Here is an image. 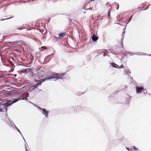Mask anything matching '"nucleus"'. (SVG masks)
Returning a JSON list of instances; mask_svg holds the SVG:
<instances>
[{
  "instance_id": "41",
  "label": "nucleus",
  "mask_w": 151,
  "mask_h": 151,
  "mask_svg": "<svg viewBox=\"0 0 151 151\" xmlns=\"http://www.w3.org/2000/svg\"><path fill=\"white\" fill-rule=\"evenodd\" d=\"M19 133L20 134V135L22 136V135L21 133V132H20V131L19 132Z\"/></svg>"
},
{
  "instance_id": "13",
  "label": "nucleus",
  "mask_w": 151,
  "mask_h": 151,
  "mask_svg": "<svg viewBox=\"0 0 151 151\" xmlns=\"http://www.w3.org/2000/svg\"><path fill=\"white\" fill-rule=\"evenodd\" d=\"M146 54L144 53H143L140 52H134V55H146Z\"/></svg>"
},
{
  "instance_id": "35",
  "label": "nucleus",
  "mask_w": 151,
  "mask_h": 151,
  "mask_svg": "<svg viewBox=\"0 0 151 151\" xmlns=\"http://www.w3.org/2000/svg\"><path fill=\"white\" fill-rule=\"evenodd\" d=\"M23 29V27H19L18 28V29L19 30L22 29Z\"/></svg>"
},
{
  "instance_id": "28",
  "label": "nucleus",
  "mask_w": 151,
  "mask_h": 151,
  "mask_svg": "<svg viewBox=\"0 0 151 151\" xmlns=\"http://www.w3.org/2000/svg\"><path fill=\"white\" fill-rule=\"evenodd\" d=\"M14 127L15 128H16L17 130L18 131V132L20 131L19 130V129H18L17 128V127L15 125H14Z\"/></svg>"
},
{
  "instance_id": "23",
  "label": "nucleus",
  "mask_w": 151,
  "mask_h": 151,
  "mask_svg": "<svg viewBox=\"0 0 151 151\" xmlns=\"http://www.w3.org/2000/svg\"><path fill=\"white\" fill-rule=\"evenodd\" d=\"M3 109H5V111H6V113L5 115H6V117L7 118V116H8V114H7V109L6 108H3Z\"/></svg>"
},
{
  "instance_id": "18",
  "label": "nucleus",
  "mask_w": 151,
  "mask_h": 151,
  "mask_svg": "<svg viewBox=\"0 0 151 151\" xmlns=\"http://www.w3.org/2000/svg\"><path fill=\"white\" fill-rule=\"evenodd\" d=\"M128 54H129L130 56H132L133 55H134V52H132L130 51H127V52Z\"/></svg>"
},
{
  "instance_id": "37",
  "label": "nucleus",
  "mask_w": 151,
  "mask_h": 151,
  "mask_svg": "<svg viewBox=\"0 0 151 151\" xmlns=\"http://www.w3.org/2000/svg\"><path fill=\"white\" fill-rule=\"evenodd\" d=\"M25 151H28V150L27 147L26 146V145H25Z\"/></svg>"
},
{
  "instance_id": "14",
  "label": "nucleus",
  "mask_w": 151,
  "mask_h": 151,
  "mask_svg": "<svg viewBox=\"0 0 151 151\" xmlns=\"http://www.w3.org/2000/svg\"><path fill=\"white\" fill-rule=\"evenodd\" d=\"M125 28H126V27H125L124 29H123V32H122V42L123 41V39L124 38V35H125Z\"/></svg>"
},
{
  "instance_id": "52",
  "label": "nucleus",
  "mask_w": 151,
  "mask_h": 151,
  "mask_svg": "<svg viewBox=\"0 0 151 151\" xmlns=\"http://www.w3.org/2000/svg\"><path fill=\"white\" fill-rule=\"evenodd\" d=\"M130 78H133V77H131V76H130Z\"/></svg>"
},
{
  "instance_id": "32",
  "label": "nucleus",
  "mask_w": 151,
  "mask_h": 151,
  "mask_svg": "<svg viewBox=\"0 0 151 151\" xmlns=\"http://www.w3.org/2000/svg\"><path fill=\"white\" fill-rule=\"evenodd\" d=\"M126 149L128 151H133L132 150H129V148L128 147H126Z\"/></svg>"
},
{
  "instance_id": "7",
  "label": "nucleus",
  "mask_w": 151,
  "mask_h": 151,
  "mask_svg": "<svg viewBox=\"0 0 151 151\" xmlns=\"http://www.w3.org/2000/svg\"><path fill=\"white\" fill-rule=\"evenodd\" d=\"M65 74L64 73H62V74H58V79H63L64 78L63 76L65 75Z\"/></svg>"
},
{
  "instance_id": "54",
  "label": "nucleus",
  "mask_w": 151,
  "mask_h": 151,
  "mask_svg": "<svg viewBox=\"0 0 151 151\" xmlns=\"http://www.w3.org/2000/svg\"><path fill=\"white\" fill-rule=\"evenodd\" d=\"M79 107L80 108H81V106H79Z\"/></svg>"
},
{
  "instance_id": "55",
  "label": "nucleus",
  "mask_w": 151,
  "mask_h": 151,
  "mask_svg": "<svg viewBox=\"0 0 151 151\" xmlns=\"http://www.w3.org/2000/svg\"><path fill=\"white\" fill-rule=\"evenodd\" d=\"M41 89H40V90H39V91H41Z\"/></svg>"
},
{
  "instance_id": "4",
  "label": "nucleus",
  "mask_w": 151,
  "mask_h": 151,
  "mask_svg": "<svg viewBox=\"0 0 151 151\" xmlns=\"http://www.w3.org/2000/svg\"><path fill=\"white\" fill-rule=\"evenodd\" d=\"M58 73H53L52 76H49V77L47 78H45L46 81L47 80H51L52 79H57L58 78Z\"/></svg>"
},
{
  "instance_id": "33",
  "label": "nucleus",
  "mask_w": 151,
  "mask_h": 151,
  "mask_svg": "<svg viewBox=\"0 0 151 151\" xmlns=\"http://www.w3.org/2000/svg\"><path fill=\"white\" fill-rule=\"evenodd\" d=\"M114 4H115V5L117 4V5H118V7H117L116 8V10H117L119 8V4H118L117 3H114Z\"/></svg>"
},
{
  "instance_id": "47",
  "label": "nucleus",
  "mask_w": 151,
  "mask_h": 151,
  "mask_svg": "<svg viewBox=\"0 0 151 151\" xmlns=\"http://www.w3.org/2000/svg\"><path fill=\"white\" fill-rule=\"evenodd\" d=\"M14 76L15 77H16V75L14 74Z\"/></svg>"
},
{
  "instance_id": "30",
  "label": "nucleus",
  "mask_w": 151,
  "mask_h": 151,
  "mask_svg": "<svg viewBox=\"0 0 151 151\" xmlns=\"http://www.w3.org/2000/svg\"><path fill=\"white\" fill-rule=\"evenodd\" d=\"M27 71H29H29L32 70L30 68H27Z\"/></svg>"
},
{
  "instance_id": "50",
  "label": "nucleus",
  "mask_w": 151,
  "mask_h": 151,
  "mask_svg": "<svg viewBox=\"0 0 151 151\" xmlns=\"http://www.w3.org/2000/svg\"><path fill=\"white\" fill-rule=\"evenodd\" d=\"M130 78H133V77H131V76H130Z\"/></svg>"
},
{
  "instance_id": "36",
  "label": "nucleus",
  "mask_w": 151,
  "mask_h": 151,
  "mask_svg": "<svg viewBox=\"0 0 151 151\" xmlns=\"http://www.w3.org/2000/svg\"><path fill=\"white\" fill-rule=\"evenodd\" d=\"M84 9L85 10H91L92 9L91 8H88V9Z\"/></svg>"
},
{
  "instance_id": "53",
  "label": "nucleus",
  "mask_w": 151,
  "mask_h": 151,
  "mask_svg": "<svg viewBox=\"0 0 151 151\" xmlns=\"http://www.w3.org/2000/svg\"><path fill=\"white\" fill-rule=\"evenodd\" d=\"M85 12H84V14H85Z\"/></svg>"
},
{
  "instance_id": "17",
  "label": "nucleus",
  "mask_w": 151,
  "mask_h": 151,
  "mask_svg": "<svg viewBox=\"0 0 151 151\" xmlns=\"http://www.w3.org/2000/svg\"><path fill=\"white\" fill-rule=\"evenodd\" d=\"M127 51H126V52L123 53L122 55V57L123 59H124V57H126L127 56V54H128V53L127 52Z\"/></svg>"
},
{
  "instance_id": "24",
  "label": "nucleus",
  "mask_w": 151,
  "mask_h": 151,
  "mask_svg": "<svg viewBox=\"0 0 151 151\" xmlns=\"http://www.w3.org/2000/svg\"><path fill=\"white\" fill-rule=\"evenodd\" d=\"M19 42H20V44H22L23 45H24L25 44V43L23 41H19Z\"/></svg>"
},
{
  "instance_id": "21",
  "label": "nucleus",
  "mask_w": 151,
  "mask_h": 151,
  "mask_svg": "<svg viewBox=\"0 0 151 151\" xmlns=\"http://www.w3.org/2000/svg\"><path fill=\"white\" fill-rule=\"evenodd\" d=\"M133 15H132L130 17L127 19V20L128 21V22L127 23L126 25L131 21Z\"/></svg>"
},
{
  "instance_id": "20",
  "label": "nucleus",
  "mask_w": 151,
  "mask_h": 151,
  "mask_svg": "<svg viewBox=\"0 0 151 151\" xmlns=\"http://www.w3.org/2000/svg\"><path fill=\"white\" fill-rule=\"evenodd\" d=\"M9 43H15V44H17L20 43V42H19V41H14L13 42H9Z\"/></svg>"
},
{
  "instance_id": "26",
  "label": "nucleus",
  "mask_w": 151,
  "mask_h": 151,
  "mask_svg": "<svg viewBox=\"0 0 151 151\" xmlns=\"http://www.w3.org/2000/svg\"><path fill=\"white\" fill-rule=\"evenodd\" d=\"M120 45L122 46V47L123 48H124V47L123 46V41L122 42V41L121 40V43L120 44Z\"/></svg>"
},
{
  "instance_id": "11",
  "label": "nucleus",
  "mask_w": 151,
  "mask_h": 151,
  "mask_svg": "<svg viewBox=\"0 0 151 151\" xmlns=\"http://www.w3.org/2000/svg\"><path fill=\"white\" fill-rule=\"evenodd\" d=\"M65 32H60L58 34L59 38H62L64 37L65 35Z\"/></svg>"
},
{
  "instance_id": "34",
  "label": "nucleus",
  "mask_w": 151,
  "mask_h": 151,
  "mask_svg": "<svg viewBox=\"0 0 151 151\" xmlns=\"http://www.w3.org/2000/svg\"><path fill=\"white\" fill-rule=\"evenodd\" d=\"M133 148L134 149V150H138V149L136 148V147L135 146H134L133 147Z\"/></svg>"
},
{
  "instance_id": "19",
  "label": "nucleus",
  "mask_w": 151,
  "mask_h": 151,
  "mask_svg": "<svg viewBox=\"0 0 151 151\" xmlns=\"http://www.w3.org/2000/svg\"><path fill=\"white\" fill-rule=\"evenodd\" d=\"M2 102H3L4 103V102H1L0 103V112H3V109H2V108H6V107H3V106L2 105H1V103H2Z\"/></svg>"
},
{
  "instance_id": "16",
  "label": "nucleus",
  "mask_w": 151,
  "mask_h": 151,
  "mask_svg": "<svg viewBox=\"0 0 151 151\" xmlns=\"http://www.w3.org/2000/svg\"><path fill=\"white\" fill-rule=\"evenodd\" d=\"M30 61L32 62V63L34 59V57L32 54H30Z\"/></svg>"
},
{
  "instance_id": "1",
  "label": "nucleus",
  "mask_w": 151,
  "mask_h": 151,
  "mask_svg": "<svg viewBox=\"0 0 151 151\" xmlns=\"http://www.w3.org/2000/svg\"><path fill=\"white\" fill-rule=\"evenodd\" d=\"M8 94L13 97H17L12 99L11 101L8 102H6L5 103L3 102L1 103V105H2L3 107H8L19 100H26L28 99L27 97L22 96L23 94L16 91H12L9 92L8 93Z\"/></svg>"
},
{
  "instance_id": "5",
  "label": "nucleus",
  "mask_w": 151,
  "mask_h": 151,
  "mask_svg": "<svg viewBox=\"0 0 151 151\" xmlns=\"http://www.w3.org/2000/svg\"><path fill=\"white\" fill-rule=\"evenodd\" d=\"M143 89H144V88L142 86H137L136 87V93H140L143 91Z\"/></svg>"
},
{
  "instance_id": "9",
  "label": "nucleus",
  "mask_w": 151,
  "mask_h": 151,
  "mask_svg": "<svg viewBox=\"0 0 151 151\" xmlns=\"http://www.w3.org/2000/svg\"><path fill=\"white\" fill-rule=\"evenodd\" d=\"M52 54L51 55H49L46 57L45 60H47V62H49L51 60L52 58Z\"/></svg>"
},
{
  "instance_id": "12",
  "label": "nucleus",
  "mask_w": 151,
  "mask_h": 151,
  "mask_svg": "<svg viewBox=\"0 0 151 151\" xmlns=\"http://www.w3.org/2000/svg\"><path fill=\"white\" fill-rule=\"evenodd\" d=\"M41 85V82L39 83H37L34 85L32 86V87L33 88V89H35L37 87H38L39 86H40Z\"/></svg>"
},
{
  "instance_id": "27",
  "label": "nucleus",
  "mask_w": 151,
  "mask_h": 151,
  "mask_svg": "<svg viewBox=\"0 0 151 151\" xmlns=\"http://www.w3.org/2000/svg\"><path fill=\"white\" fill-rule=\"evenodd\" d=\"M12 18V17L9 18H6V19H1V20H0V21H1V20L3 21V20H5L9 19H11Z\"/></svg>"
},
{
  "instance_id": "22",
  "label": "nucleus",
  "mask_w": 151,
  "mask_h": 151,
  "mask_svg": "<svg viewBox=\"0 0 151 151\" xmlns=\"http://www.w3.org/2000/svg\"><path fill=\"white\" fill-rule=\"evenodd\" d=\"M22 72L23 73H25L27 72H29V71H27V69H24L22 70Z\"/></svg>"
},
{
  "instance_id": "31",
  "label": "nucleus",
  "mask_w": 151,
  "mask_h": 151,
  "mask_svg": "<svg viewBox=\"0 0 151 151\" xmlns=\"http://www.w3.org/2000/svg\"><path fill=\"white\" fill-rule=\"evenodd\" d=\"M143 92L144 93H146L147 92V90L146 89H145L144 88V89H143Z\"/></svg>"
},
{
  "instance_id": "42",
  "label": "nucleus",
  "mask_w": 151,
  "mask_h": 151,
  "mask_svg": "<svg viewBox=\"0 0 151 151\" xmlns=\"http://www.w3.org/2000/svg\"><path fill=\"white\" fill-rule=\"evenodd\" d=\"M109 3H108V2H107L106 4V5L107 6H109Z\"/></svg>"
},
{
  "instance_id": "15",
  "label": "nucleus",
  "mask_w": 151,
  "mask_h": 151,
  "mask_svg": "<svg viewBox=\"0 0 151 151\" xmlns=\"http://www.w3.org/2000/svg\"><path fill=\"white\" fill-rule=\"evenodd\" d=\"M124 71L125 73L127 74H131V72L129 69H125L124 70Z\"/></svg>"
},
{
  "instance_id": "6",
  "label": "nucleus",
  "mask_w": 151,
  "mask_h": 151,
  "mask_svg": "<svg viewBox=\"0 0 151 151\" xmlns=\"http://www.w3.org/2000/svg\"><path fill=\"white\" fill-rule=\"evenodd\" d=\"M99 37L96 35L95 34H93L92 37V39L93 41L96 42L98 39Z\"/></svg>"
},
{
  "instance_id": "29",
  "label": "nucleus",
  "mask_w": 151,
  "mask_h": 151,
  "mask_svg": "<svg viewBox=\"0 0 151 151\" xmlns=\"http://www.w3.org/2000/svg\"><path fill=\"white\" fill-rule=\"evenodd\" d=\"M83 94V93H81L80 92H78L76 94L77 95H81V94Z\"/></svg>"
},
{
  "instance_id": "25",
  "label": "nucleus",
  "mask_w": 151,
  "mask_h": 151,
  "mask_svg": "<svg viewBox=\"0 0 151 151\" xmlns=\"http://www.w3.org/2000/svg\"><path fill=\"white\" fill-rule=\"evenodd\" d=\"M110 16V12L109 11H108V18H109Z\"/></svg>"
},
{
  "instance_id": "40",
  "label": "nucleus",
  "mask_w": 151,
  "mask_h": 151,
  "mask_svg": "<svg viewBox=\"0 0 151 151\" xmlns=\"http://www.w3.org/2000/svg\"><path fill=\"white\" fill-rule=\"evenodd\" d=\"M22 137H23V139H24V141H25L26 144H27V143H26V141H25V140L24 139V137H23V136H22Z\"/></svg>"
},
{
  "instance_id": "8",
  "label": "nucleus",
  "mask_w": 151,
  "mask_h": 151,
  "mask_svg": "<svg viewBox=\"0 0 151 151\" xmlns=\"http://www.w3.org/2000/svg\"><path fill=\"white\" fill-rule=\"evenodd\" d=\"M45 81H46L45 78L41 79L39 80H34V81L35 82L37 83H39L41 82L42 83Z\"/></svg>"
},
{
  "instance_id": "49",
  "label": "nucleus",
  "mask_w": 151,
  "mask_h": 151,
  "mask_svg": "<svg viewBox=\"0 0 151 151\" xmlns=\"http://www.w3.org/2000/svg\"><path fill=\"white\" fill-rule=\"evenodd\" d=\"M130 78H133V77H131V76H130Z\"/></svg>"
},
{
  "instance_id": "44",
  "label": "nucleus",
  "mask_w": 151,
  "mask_h": 151,
  "mask_svg": "<svg viewBox=\"0 0 151 151\" xmlns=\"http://www.w3.org/2000/svg\"><path fill=\"white\" fill-rule=\"evenodd\" d=\"M148 7L146 9H142V10H141V11H142V10H146L147 9H148Z\"/></svg>"
},
{
  "instance_id": "48",
  "label": "nucleus",
  "mask_w": 151,
  "mask_h": 151,
  "mask_svg": "<svg viewBox=\"0 0 151 151\" xmlns=\"http://www.w3.org/2000/svg\"><path fill=\"white\" fill-rule=\"evenodd\" d=\"M32 104H33L34 105H35L34 104H33V103H31V102H30Z\"/></svg>"
},
{
  "instance_id": "43",
  "label": "nucleus",
  "mask_w": 151,
  "mask_h": 151,
  "mask_svg": "<svg viewBox=\"0 0 151 151\" xmlns=\"http://www.w3.org/2000/svg\"><path fill=\"white\" fill-rule=\"evenodd\" d=\"M107 55L106 54H105L104 53H103V56L104 57H105V56Z\"/></svg>"
},
{
  "instance_id": "51",
  "label": "nucleus",
  "mask_w": 151,
  "mask_h": 151,
  "mask_svg": "<svg viewBox=\"0 0 151 151\" xmlns=\"http://www.w3.org/2000/svg\"><path fill=\"white\" fill-rule=\"evenodd\" d=\"M130 78H133V77H131V76H130Z\"/></svg>"
},
{
  "instance_id": "2",
  "label": "nucleus",
  "mask_w": 151,
  "mask_h": 151,
  "mask_svg": "<svg viewBox=\"0 0 151 151\" xmlns=\"http://www.w3.org/2000/svg\"><path fill=\"white\" fill-rule=\"evenodd\" d=\"M7 120L6 119L5 120V122L9 127L13 128L15 124L13 121L11 120V119L9 117V116H7Z\"/></svg>"
},
{
  "instance_id": "46",
  "label": "nucleus",
  "mask_w": 151,
  "mask_h": 151,
  "mask_svg": "<svg viewBox=\"0 0 151 151\" xmlns=\"http://www.w3.org/2000/svg\"><path fill=\"white\" fill-rule=\"evenodd\" d=\"M40 32L41 33H42V32L40 30Z\"/></svg>"
},
{
  "instance_id": "38",
  "label": "nucleus",
  "mask_w": 151,
  "mask_h": 151,
  "mask_svg": "<svg viewBox=\"0 0 151 151\" xmlns=\"http://www.w3.org/2000/svg\"><path fill=\"white\" fill-rule=\"evenodd\" d=\"M29 89H31L32 90H34V89H33V88L32 87V86H31L30 87H29Z\"/></svg>"
},
{
  "instance_id": "10",
  "label": "nucleus",
  "mask_w": 151,
  "mask_h": 151,
  "mask_svg": "<svg viewBox=\"0 0 151 151\" xmlns=\"http://www.w3.org/2000/svg\"><path fill=\"white\" fill-rule=\"evenodd\" d=\"M110 64L111 65V66L114 68H119V66L117 65L116 64L114 63V62H111L110 63Z\"/></svg>"
},
{
  "instance_id": "3",
  "label": "nucleus",
  "mask_w": 151,
  "mask_h": 151,
  "mask_svg": "<svg viewBox=\"0 0 151 151\" xmlns=\"http://www.w3.org/2000/svg\"><path fill=\"white\" fill-rule=\"evenodd\" d=\"M38 107L39 109L40 110L42 111V114L45 115L46 117H48L49 111H48L46 110L45 109H42L41 107L38 106Z\"/></svg>"
},
{
  "instance_id": "39",
  "label": "nucleus",
  "mask_w": 151,
  "mask_h": 151,
  "mask_svg": "<svg viewBox=\"0 0 151 151\" xmlns=\"http://www.w3.org/2000/svg\"><path fill=\"white\" fill-rule=\"evenodd\" d=\"M120 67H121V68H124V66L123 65H121L120 66Z\"/></svg>"
},
{
  "instance_id": "45",
  "label": "nucleus",
  "mask_w": 151,
  "mask_h": 151,
  "mask_svg": "<svg viewBox=\"0 0 151 151\" xmlns=\"http://www.w3.org/2000/svg\"><path fill=\"white\" fill-rule=\"evenodd\" d=\"M68 19H69V22H71V20L69 18H68Z\"/></svg>"
}]
</instances>
